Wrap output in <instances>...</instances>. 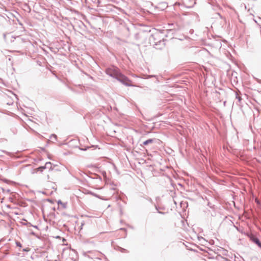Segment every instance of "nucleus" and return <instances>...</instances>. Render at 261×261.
Instances as JSON below:
<instances>
[{
  "label": "nucleus",
  "mask_w": 261,
  "mask_h": 261,
  "mask_svg": "<svg viewBox=\"0 0 261 261\" xmlns=\"http://www.w3.org/2000/svg\"><path fill=\"white\" fill-rule=\"evenodd\" d=\"M49 168V169H51V164L50 162H48V163H46L45 164V166H42V167H40L39 168H38V170H42V169H44V168Z\"/></svg>",
  "instance_id": "f03ea898"
},
{
  "label": "nucleus",
  "mask_w": 261,
  "mask_h": 261,
  "mask_svg": "<svg viewBox=\"0 0 261 261\" xmlns=\"http://www.w3.org/2000/svg\"><path fill=\"white\" fill-rule=\"evenodd\" d=\"M106 72L108 75L116 79L124 85L127 86L132 85L131 81H129L125 76L122 74L120 72L119 69L116 67L112 66L107 68L106 70Z\"/></svg>",
  "instance_id": "f257e3e1"
},
{
  "label": "nucleus",
  "mask_w": 261,
  "mask_h": 261,
  "mask_svg": "<svg viewBox=\"0 0 261 261\" xmlns=\"http://www.w3.org/2000/svg\"><path fill=\"white\" fill-rule=\"evenodd\" d=\"M258 246L261 248V243L259 244Z\"/></svg>",
  "instance_id": "39448f33"
},
{
  "label": "nucleus",
  "mask_w": 261,
  "mask_h": 261,
  "mask_svg": "<svg viewBox=\"0 0 261 261\" xmlns=\"http://www.w3.org/2000/svg\"><path fill=\"white\" fill-rule=\"evenodd\" d=\"M153 142V139H149L145 141H144L143 142V144L144 145H147V144H149V143H151Z\"/></svg>",
  "instance_id": "7ed1b4c3"
},
{
  "label": "nucleus",
  "mask_w": 261,
  "mask_h": 261,
  "mask_svg": "<svg viewBox=\"0 0 261 261\" xmlns=\"http://www.w3.org/2000/svg\"><path fill=\"white\" fill-rule=\"evenodd\" d=\"M254 242L256 243L258 245H259V244L260 243V242H259V241L258 240V239L257 238H255L254 239Z\"/></svg>",
  "instance_id": "20e7f679"
}]
</instances>
